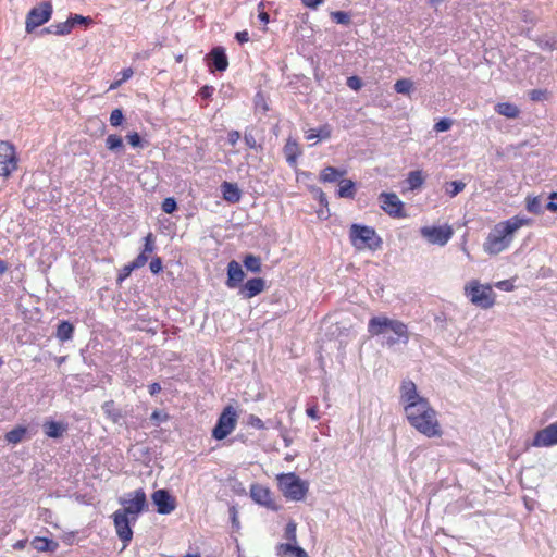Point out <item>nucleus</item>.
Listing matches in <instances>:
<instances>
[{
  "mask_svg": "<svg viewBox=\"0 0 557 557\" xmlns=\"http://www.w3.org/2000/svg\"><path fill=\"white\" fill-rule=\"evenodd\" d=\"M221 190L225 201L230 203H237L240 201L242 191L236 183L223 182Z\"/></svg>",
  "mask_w": 557,
  "mask_h": 557,
  "instance_id": "21",
  "label": "nucleus"
},
{
  "mask_svg": "<svg viewBox=\"0 0 557 557\" xmlns=\"http://www.w3.org/2000/svg\"><path fill=\"white\" fill-rule=\"evenodd\" d=\"M332 136V127L330 124H323L319 128H310L306 132V139L307 140H313V139H329Z\"/></svg>",
  "mask_w": 557,
  "mask_h": 557,
  "instance_id": "28",
  "label": "nucleus"
},
{
  "mask_svg": "<svg viewBox=\"0 0 557 557\" xmlns=\"http://www.w3.org/2000/svg\"><path fill=\"white\" fill-rule=\"evenodd\" d=\"M534 447H550L557 445V422L539 430L532 441Z\"/></svg>",
  "mask_w": 557,
  "mask_h": 557,
  "instance_id": "14",
  "label": "nucleus"
},
{
  "mask_svg": "<svg viewBox=\"0 0 557 557\" xmlns=\"http://www.w3.org/2000/svg\"><path fill=\"white\" fill-rule=\"evenodd\" d=\"M35 29V8H33L26 18V30L27 33H33Z\"/></svg>",
  "mask_w": 557,
  "mask_h": 557,
  "instance_id": "52",
  "label": "nucleus"
},
{
  "mask_svg": "<svg viewBox=\"0 0 557 557\" xmlns=\"http://www.w3.org/2000/svg\"><path fill=\"white\" fill-rule=\"evenodd\" d=\"M413 83L408 78L396 81L394 88L395 91L403 95H408L412 90Z\"/></svg>",
  "mask_w": 557,
  "mask_h": 557,
  "instance_id": "40",
  "label": "nucleus"
},
{
  "mask_svg": "<svg viewBox=\"0 0 557 557\" xmlns=\"http://www.w3.org/2000/svg\"><path fill=\"white\" fill-rule=\"evenodd\" d=\"M148 389H149V394L151 396L153 395H157L161 392V386L159 383L154 382V383H151L149 386H148Z\"/></svg>",
  "mask_w": 557,
  "mask_h": 557,
  "instance_id": "63",
  "label": "nucleus"
},
{
  "mask_svg": "<svg viewBox=\"0 0 557 557\" xmlns=\"http://www.w3.org/2000/svg\"><path fill=\"white\" fill-rule=\"evenodd\" d=\"M235 38L239 44L248 42L250 39L249 33L247 30L237 32L235 34Z\"/></svg>",
  "mask_w": 557,
  "mask_h": 557,
  "instance_id": "60",
  "label": "nucleus"
},
{
  "mask_svg": "<svg viewBox=\"0 0 557 557\" xmlns=\"http://www.w3.org/2000/svg\"><path fill=\"white\" fill-rule=\"evenodd\" d=\"M495 286L497 288H499L502 290H506V292L512 290V288H513V284L508 280L499 281L495 284Z\"/></svg>",
  "mask_w": 557,
  "mask_h": 557,
  "instance_id": "59",
  "label": "nucleus"
},
{
  "mask_svg": "<svg viewBox=\"0 0 557 557\" xmlns=\"http://www.w3.org/2000/svg\"><path fill=\"white\" fill-rule=\"evenodd\" d=\"M381 209L394 219L406 218L404 202L395 193H381L379 196Z\"/></svg>",
  "mask_w": 557,
  "mask_h": 557,
  "instance_id": "10",
  "label": "nucleus"
},
{
  "mask_svg": "<svg viewBox=\"0 0 557 557\" xmlns=\"http://www.w3.org/2000/svg\"><path fill=\"white\" fill-rule=\"evenodd\" d=\"M466 187V184L460 181H453L446 183L445 191L449 197H455L461 193Z\"/></svg>",
  "mask_w": 557,
  "mask_h": 557,
  "instance_id": "38",
  "label": "nucleus"
},
{
  "mask_svg": "<svg viewBox=\"0 0 557 557\" xmlns=\"http://www.w3.org/2000/svg\"><path fill=\"white\" fill-rule=\"evenodd\" d=\"M525 208L529 212L534 214L543 213L542 200L541 197H528L525 199Z\"/></svg>",
  "mask_w": 557,
  "mask_h": 557,
  "instance_id": "37",
  "label": "nucleus"
},
{
  "mask_svg": "<svg viewBox=\"0 0 557 557\" xmlns=\"http://www.w3.org/2000/svg\"><path fill=\"white\" fill-rule=\"evenodd\" d=\"M126 138L132 147H139L141 145V138L136 132L128 134Z\"/></svg>",
  "mask_w": 557,
  "mask_h": 557,
  "instance_id": "54",
  "label": "nucleus"
},
{
  "mask_svg": "<svg viewBox=\"0 0 557 557\" xmlns=\"http://www.w3.org/2000/svg\"><path fill=\"white\" fill-rule=\"evenodd\" d=\"M465 295L471 304L482 309H490L495 304V294L491 284H481L472 280L465 285Z\"/></svg>",
  "mask_w": 557,
  "mask_h": 557,
  "instance_id": "6",
  "label": "nucleus"
},
{
  "mask_svg": "<svg viewBox=\"0 0 557 557\" xmlns=\"http://www.w3.org/2000/svg\"><path fill=\"white\" fill-rule=\"evenodd\" d=\"M386 330H391L396 335V337L386 339L388 346L395 345L400 339L406 343L409 338L407 325L399 320H393L384 315L373 317L369 320L368 332L371 336H379L385 333Z\"/></svg>",
  "mask_w": 557,
  "mask_h": 557,
  "instance_id": "3",
  "label": "nucleus"
},
{
  "mask_svg": "<svg viewBox=\"0 0 557 557\" xmlns=\"http://www.w3.org/2000/svg\"><path fill=\"white\" fill-rule=\"evenodd\" d=\"M112 519L116 535L123 542L124 547H126L133 539V531L131 528V522H133L132 517L124 515V511L116 510L113 512Z\"/></svg>",
  "mask_w": 557,
  "mask_h": 557,
  "instance_id": "11",
  "label": "nucleus"
},
{
  "mask_svg": "<svg viewBox=\"0 0 557 557\" xmlns=\"http://www.w3.org/2000/svg\"><path fill=\"white\" fill-rule=\"evenodd\" d=\"M144 249L138 256H144L146 258V262L149 259V256L156 249V242L154 236L152 233H148L144 238Z\"/></svg>",
  "mask_w": 557,
  "mask_h": 557,
  "instance_id": "36",
  "label": "nucleus"
},
{
  "mask_svg": "<svg viewBox=\"0 0 557 557\" xmlns=\"http://www.w3.org/2000/svg\"><path fill=\"white\" fill-rule=\"evenodd\" d=\"M58 548V543L46 537L37 536V550L54 552Z\"/></svg>",
  "mask_w": 557,
  "mask_h": 557,
  "instance_id": "41",
  "label": "nucleus"
},
{
  "mask_svg": "<svg viewBox=\"0 0 557 557\" xmlns=\"http://www.w3.org/2000/svg\"><path fill=\"white\" fill-rule=\"evenodd\" d=\"M73 30V23L67 18L65 22L52 24L48 27H45L40 30V35L44 34H54L58 36L69 35Z\"/></svg>",
  "mask_w": 557,
  "mask_h": 557,
  "instance_id": "24",
  "label": "nucleus"
},
{
  "mask_svg": "<svg viewBox=\"0 0 557 557\" xmlns=\"http://www.w3.org/2000/svg\"><path fill=\"white\" fill-rule=\"evenodd\" d=\"M244 141L249 148H256L257 147V140L255 136L251 133H245L244 134Z\"/></svg>",
  "mask_w": 557,
  "mask_h": 557,
  "instance_id": "58",
  "label": "nucleus"
},
{
  "mask_svg": "<svg viewBox=\"0 0 557 557\" xmlns=\"http://www.w3.org/2000/svg\"><path fill=\"white\" fill-rule=\"evenodd\" d=\"M52 14V4L50 2H42L37 8V27L47 23Z\"/></svg>",
  "mask_w": 557,
  "mask_h": 557,
  "instance_id": "34",
  "label": "nucleus"
},
{
  "mask_svg": "<svg viewBox=\"0 0 557 557\" xmlns=\"http://www.w3.org/2000/svg\"><path fill=\"white\" fill-rule=\"evenodd\" d=\"M240 139V133L238 131H231L227 134V141L230 145L235 146Z\"/></svg>",
  "mask_w": 557,
  "mask_h": 557,
  "instance_id": "57",
  "label": "nucleus"
},
{
  "mask_svg": "<svg viewBox=\"0 0 557 557\" xmlns=\"http://www.w3.org/2000/svg\"><path fill=\"white\" fill-rule=\"evenodd\" d=\"M346 174V170H339L334 166H325L321 172L319 180L322 183H333L338 181L341 177H343Z\"/></svg>",
  "mask_w": 557,
  "mask_h": 557,
  "instance_id": "26",
  "label": "nucleus"
},
{
  "mask_svg": "<svg viewBox=\"0 0 557 557\" xmlns=\"http://www.w3.org/2000/svg\"><path fill=\"white\" fill-rule=\"evenodd\" d=\"M399 393V400L404 407V410L406 408L416 406L419 403H422V400H428V398L419 395L417 385L411 380H404L401 382Z\"/></svg>",
  "mask_w": 557,
  "mask_h": 557,
  "instance_id": "12",
  "label": "nucleus"
},
{
  "mask_svg": "<svg viewBox=\"0 0 557 557\" xmlns=\"http://www.w3.org/2000/svg\"><path fill=\"white\" fill-rule=\"evenodd\" d=\"M349 240L358 251H376L382 247V238L372 226L354 223L349 227Z\"/></svg>",
  "mask_w": 557,
  "mask_h": 557,
  "instance_id": "4",
  "label": "nucleus"
},
{
  "mask_svg": "<svg viewBox=\"0 0 557 557\" xmlns=\"http://www.w3.org/2000/svg\"><path fill=\"white\" fill-rule=\"evenodd\" d=\"M16 169L14 147L8 141H0V175L9 176Z\"/></svg>",
  "mask_w": 557,
  "mask_h": 557,
  "instance_id": "13",
  "label": "nucleus"
},
{
  "mask_svg": "<svg viewBox=\"0 0 557 557\" xmlns=\"http://www.w3.org/2000/svg\"><path fill=\"white\" fill-rule=\"evenodd\" d=\"M356 184L354 181L344 178L338 183L337 196L339 198L354 199L356 196Z\"/></svg>",
  "mask_w": 557,
  "mask_h": 557,
  "instance_id": "27",
  "label": "nucleus"
},
{
  "mask_svg": "<svg viewBox=\"0 0 557 557\" xmlns=\"http://www.w3.org/2000/svg\"><path fill=\"white\" fill-rule=\"evenodd\" d=\"M250 496L256 503H258L269 509H272V510L278 509L274 498L272 497L271 491L263 485H260V484L251 485Z\"/></svg>",
  "mask_w": 557,
  "mask_h": 557,
  "instance_id": "15",
  "label": "nucleus"
},
{
  "mask_svg": "<svg viewBox=\"0 0 557 557\" xmlns=\"http://www.w3.org/2000/svg\"><path fill=\"white\" fill-rule=\"evenodd\" d=\"M278 554L281 557H309L305 549L293 544H281Z\"/></svg>",
  "mask_w": 557,
  "mask_h": 557,
  "instance_id": "30",
  "label": "nucleus"
},
{
  "mask_svg": "<svg viewBox=\"0 0 557 557\" xmlns=\"http://www.w3.org/2000/svg\"><path fill=\"white\" fill-rule=\"evenodd\" d=\"M161 208L165 213H172L177 209V203L174 198L168 197L162 201Z\"/></svg>",
  "mask_w": 557,
  "mask_h": 557,
  "instance_id": "48",
  "label": "nucleus"
},
{
  "mask_svg": "<svg viewBox=\"0 0 557 557\" xmlns=\"http://www.w3.org/2000/svg\"><path fill=\"white\" fill-rule=\"evenodd\" d=\"M283 151H284L286 161L289 165H295L297 163L299 156H301V153H302L301 148H300L299 144L297 143V140L294 138H290V137L286 140Z\"/></svg>",
  "mask_w": 557,
  "mask_h": 557,
  "instance_id": "20",
  "label": "nucleus"
},
{
  "mask_svg": "<svg viewBox=\"0 0 557 557\" xmlns=\"http://www.w3.org/2000/svg\"><path fill=\"white\" fill-rule=\"evenodd\" d=\"M421 236L432 245L445 246L454 235L450 225L423 226L420 228Z\"/></svg>",
  "mask_w": 557,
  "mask_h": 557,
  "instance_id": "9",
  "label": "nucleus"
},
{
  "mask_svg": "<svg viewBox=\"0 0 557 557\" xmlns=\"http://www.w3.org/2000/svg\"><path fill=\"white\" fill-rule=\"evenodd\" d=\"M120 504L123 505V508L119 511H124V515L132 517L133 522H136L139 513L146 510L148 506L146 493L143 488L129 493L128 498L121 499Z\"/></svg>",
  "mask_w": 557,
  "mask_h": 557,
  "instance_id": "8",
  "label": "nucleus"
},
{
  "mask_svg": "<svg viewBox=\"0 0 557 557\" xmlns=\"http://www.w3.org/2000/svg\"><path fill=\"white\" fill-rule=\"evenodd\" d=\"M102 410L108 420L112 423L117 424L123 419V413L120 408L116 407L114 400L110 399L102 404Z\"/></svg>",
  "mask_w": 557,
  "mask_h": 557,
  "instance_id": "22",
  "label": "nucleus"
},
{
  "mask_svg": "<svg viewBox=\"0 0 557 557\" xmlns=\"http://www.w3.org/2000/svg\"><path fill=\"white\" fill-rule=\"evenodd\" d=\"M247 424L250 428H253V429H257V430H264L265 429V423L259 417H257L255 414H249L248 416Z\"/></svg>",
  "mask_w": 557,
  "mask_h": 557,
  "instance_id": "47",
  "label": "nucleus"
},
{
  "mask_svg": "<svg viewBox=\"0 0 557 557\" xmlns=\"http://www.w3.org/2000/svg\"><path fill=\"white\" fill-rule=\"evenodd\" d=\"M532 224L530 218L515 215L506 221L497 223L488 233L483 248L490 255H497L509 247L516 231L522 226Z\"/></svg>",
  "mask_w": 557,
  "mask_h": 557,
  "instance_id": "2",
  "label": "nucleus"
},
{
  "mask_svg": "<svg viewBox=\"0 0 557 557\" xmlns=\"http://www.w3.org/2000/svg\"><path fill=\"white\" fill-rule=\"evenodd\" d=\"M106 147L111 151H116L123 148V139L116 134H111L106 139Z\"/></svg>",
  "mask_w": 557,
  "mask_h": 557,
  "instance_id": "39",
  "label": "nucleus"
},
{
  "mask_svg": "<svg viewBox=\"0 0 557 557\" xmlns=\"http://www.w3.org/2000/svg\"><path fill=\"white\" fill-rule=\"evenodd\" d=\"M214 92V87L213 86H210V85H205L202 86L199 91H198V95L202 98V99H210L212 97Z\"/></svg>",
  "mask_w": 557,
  "mask_h": 557,
  "instance_id": "53",
  "label": "nucleus"
},
{
  "mask_svg": "<svg viewBox=\"0 0 557 557\" xmlns=\"http://www.w3.org/2000/svg\"><path fill=\"white\" fill-rule=\"evenodd\" d=\"M244 265L247 268V270L259 273L261 272V259L255 255H247L245 256Z\"/></svg>",
  "mask_w": 557,
  "mask_h": 557,
  "instance_id": "35",
  "label": "nucleus"
},
{
  "mask_svg": "<svg viewBox=\"0 0 557 557\" xmlns=\"http://www.w3.org/2000/svg\"><path fill=\"white\" fill-rule=\"evenodd\" d=\"M69 20H70L71 23H73V27L75 25L89 26L90 24H92V18L91 17L83 16V15H78V14H71L69 16Z\"/></svg>",
  "mask_w": 557,
  "mask_h": 557,
  "instance_id": "43",
  "label": "nucleus"
},
{
  "mask_svg": "<svg viewBox=\"0 0 557 557\" xmlns=\"http://www.w3.org/2000/svg\"><path fill=\"white\" fill-rule=\"evenodd\" d=\"M237 420L238 412L236 408L232 405L225 406L212 429V437L218 441L227 437L236 429Z\"/></svg>",
  "mask_w": 557,
  "mask_h": 557,
  "instance_id": "7",
  "label": "nucleus"
},
{
  "mask_svg": "<svg viewBox=\"0 0 557 557\" xmlns=\"http://www.w3.org/2000/svg\"><path fill=\"white\" fill-rule=\"evenodd\" d=\"M208 65L215 71L224 72L228 67V59L223 47H214L207 54Z\"/></svg>",
  "mask_w": 557,
  "mask_h": 557,
  "instance_id": "17",
  "label": "nucleus"
},
{
  "mask_svg": "<svg viewBox=\"0 0 557 557\" xmlns=\"http://www.w3.org/2000/svg\"><path fill=\"white\" fill-rule=\"evenodd\" d=\"M406 182L408 184L409 189L414 190L420 188L424 184L425 176L421 170L411 171L408 173Z\"/></svg>",
  "mask_w": 557,
  "mask_h": 557,
  "instance_id": "31",
  "label": "nucleus"
},
{
  "mask_svg": "<svg viewBox=\"0 0 557 557\" xmlns=\"http://www.w3.org/2000/svg\"><path fill=\"white\" fill-rule=\"evenodd\" d=\"M124 120L123 111L114 109L110 114V124L114 127L120 126Z\"/></svg>",
  "mask_w": 557,
  "mask_h": 557,
  "instance_id": "46",
  "label": "nucleus"
},
{
  "mask_svg": "<svg viewBox=\"0 0 557 557\" xmlns=\"http://www.w3.org/2000/svg\"><path fill=\"white\" fill-rule=\"evenodd\" d=\"M529 97L532 101H543L549 98V91L547 89H532L529 92Z\"/></svg>",
  "mask_w": 557,
  "mask_h": 557,
  "instance_id": "44",
  "label": "nucleus"
},
{
  "mask_svg": "<svg viewBox=\"0 0 557 557\" xmlns=\"http://www.w3.org/2000/svg\"><path fill=\"white\" fill-rule=\"evenodd\" d=\"M169 416L166 413L162 414L160 411L158 410H154L152 413H151V419L152 420H156V421H159V420H168Z\"/></svg>",
  "mask_w": 557,
  "mask_h": 557,
  "instance_id": "64",
  "label": "nucleus"
},
{
  "mask_svg": "<svg viewBox=\"0 0 557 557\" xmlns=\"http://www.w3.org/2000/svg\"><path fill=\"white\" fill-rule=\"evenodd\" d=\"M244 277H245V273H244L240 264L237 261L232 260L227 264V280H226L227 287L228 288L237 287L243 282Z\"/></svg>",
  "mask_w": 557,
  "mask_h": 557,
  "instance_id": "19",
  "label": "nucleus"
},
{
  "mask_svg": "<svg viewBox=\"0 0 557 557\" xmlns=\"http://www.w3.org/2000/svg\"><path fill=\"white\" fill-rule=\"evenodd\" d=\"M74 326L67 321H62L57 329L55 336L59 341L65 342L73 337Z\"/></svg>",
  "mask_w": 557,
  "mask_h": 557,
  "instance_id": "32",
  "label": "nucleus"
},
{
  "mask_svg": "<svg viewBox=\"0 0 557 557\" xmlns=\"http://www.w3.org/2000/svg\"><path fill=\"white\" fill-rule=\"evenodd\" d=\"M134 72L131 67H127V69H124L120 75H121V81L124 83L126 82L127 79H129L132 76H133Z\"/></svg>",
  "mask_w": 557,
  "mask_h": 557,
  "instance_id": "62",
  "label": "nucleus"
},
{
  "mask_svg": "<svg viewBox=\"0 0 557 557\" xmlns=\"http://www.w3.org/2000/svg\"><path fill=\"white\" fill-rule=\"evenodd\" d=\"M27 429L25 426H16L5 434V440L10 444H18L26 437Z\"/></svg>",
  "mask_w": 557,
  "mask_h": 557,
  "instance_id": "33",
  "label": "nucleus"
},
{
  "mask_svg": "<svg viewBox=\"0 0 557 557\" xmlns=\"http://www.w3.org/2000/svg\"><path fill=\"white\" fill-rule=\"evenodd\" d=\"M277 485L283 495L290 500H302L308 493V483L296 473H281L276 476Z\"/></svg>",
  "mask_w": 557,
  "mask_h": 557,
  "instance_id": "5",
  "label": "nucleus"
},
{
  "mask_svg": "<svg viewBox=\"0 0 557 557\" xmlns=\"http://www.w3.org/2000/svg\"><path fill=\"white\" fill-rule=\"evenodd\" d=\"M546 209L552 212L557 211V193H552L549 195V202L546 205Z\"/></svg>",
  "mask_w": 557,
  "mask_h": 557,
  "instance_id": "56",
  "label": "nucleus"
},
{
  "mask_svg": "<svg viewBox=\"0 0 557 557\" xmlns=\"http://www.w3.org/2000/svg\"><path fill=\"white\" fill-rule=\"evenodd\" d=\"M296 529L297 524L294 521H289L285 528V537L289 541L288 544L296 545L297 539H296Z\"/></svg>",
  "mask_w": 557,
  "mask_h": 557,
  "instance_id": "42",
  "label": "nucleus"
},
{
  "mask_svg": "<svg viewBox=\"0 0 557 557\" xmlns=\"http://www.w3.org/2000/svg\"><path fill=\"white\" fill-rule=\"evenodd\" d=\"M332 18L338 23V24H343V25H346L350 22V17L348 15V13L344 12V11H336V12H333L332 13Z\"/></svg>",
  "mask_w": 557,
  "mask_h": 557,
  "instance_id": "49",
  "label": "nucleus"
},
{
  "mask_svg": "<svg viewBox=\"0 0 557 557\" xmlns=\"http://www.w3.org/2000/svg\"><path fill=\"white\" fill-rule=\"evenodd\" d=\"M306 413L310 419H312L314 421L319 420L320 414H319L318 403L317 401L308 403L307 408H306Z\"/></svg>",
  "mask_w": 557,
  "mask_h": 557,
  "instance_id": "45",
  "label": "nucleus"
},
{
  "mask_svg": "<svg viewBox=\"0 0 557 557\" xmlns=\"http://www.w3.org/2000/svg\"><path fill=\"white\" fill-rule=\"evenodd\" d=\"M146 264L144 256H137L132 262L123 265L117 275V282L121 283L126 280L134 270L143 268Z\"/></svg>",
  "mask_w": 557,
  "mask_h": 557,
  "instance_id": "23",
  "label": "nucleus"
},
{
  "mask_svg": "<svg viewBox=\"0 0 557 557\" xmlns=\"http://www.w3.org/2000/svg\"><path fill=\"white\" fill-rule=\"evenodd\" d=\"M42 429L48 437L59 438L66 432L67 425L62 422L47 421L42 424Z\"/></svg>",
  "mask_w": 557,
  "mask_h": 557,
  "instance_id": "25",
  "label": "nucleus"
},
{
  "mask_svg": "<svg viewBox=\"0 0 557 557\" xmlns=\"http://www.w3.org/2000/svg\"><path fill=\"white\" fill-rule=\"evenodd\" d=\"M495 111L507 119H517L520 114L519 108L510 102H499L495 106Z\"/></svg>",
  "mask_w": 557,
  "mask_h": 557,
  "instance_id": "29",
  "label": "nucleus"
},
{
  "mask_svg": "<svg viewBox=\"0 0 557 557\" xmlns=\"http://www.w3.org/2000/svg\"><path fill=\"white\" fill-rule=\"evenodd\" d=\"M265 288V282L261 277H253L248 280L242 287H240V295L246 298L250 299L260 293H262Z\"/></svg>",
  "mask_w": 557,
  "mask_h": 557,
  "instance_id": "18",
  "label": "nucleus"
},
{
  "mask_svg": "<svg viewBox=\"0 0 557 557\" xmlns=\"http://www.w3.org/2000/svg\"><path fill=\"white\" fill-rule=\"evenodd\" d=\"M152 500L157 506V511L160 515H169L171 513L175 507L176 502L175 498L170 495V493L165 490H158L152 494Z\"/></svg>",
  "mask_w": 557,
  "mask_h": 557,
  "instance_id": "16",
  "label": "nucleus"
},
{
  "mask_svg": "<svg viewBox=\"0 0 557 557\" xmlns=\"http://www.w3.org/2000/svg\"><path fill=\"white\" fill-rule=\"evenodd\" d=\"M162 260L159 257H156L151 260L149 268L152 273L158 274L162 270Z\"/></svg>",
  "mask_w": 557,
  "mask_h": 557,
  "instance_id": "55",
  "label": "nucleus"
},
{
  "mask_svg": "<svg viewBox=\"0 0 557 557\" xmlns=\"http://www.w3.org/2000/svg\"><path fill=\"white\" fill-rule=\"evenodd\" d=\"M453 125V121L450 119H441L438 122L434 125L435 132H446L448 131Z\"/></svg>",
  "mask_w": 557,
  "mask_h": 557,
  "instance_id": "50",
  "label": "nucleus"
},
{
  "mask_svg": "<svg viewBox=\"0 0 557 557\" xmlns=\"http://www.w3.org/2000/svg\"><path fill=\"white\" fill-rule=\"evenodd\" d=\"M346 83L350 89L356 90V91H358L362 87V82H361L360 77H358V76L348 77Z\"/></svg>",
  "mask_w": 557,
  "mask_h": 557,
  "instance_id": "51",
  "label": "nucleus"
},
{
  "mask_svg": "<svg viewBox=\"0 0 557 557\" xmlns=\"http://www.w3.org/2000/svg\"><path fill=\"white\" fill-rule=\"evenodd\" d=\"M405 417L417 432L428 438L442 437L444 434L437 411L432 407L429 399L422 400L404 410Z\"/></svg>",
  "mask_w": 557,
  "mask_h": 557,
  "instance_id": "1",
  "label": "nucleus"
},
{
  "mask_svg": "<svg viewBox=\"0 0 557 557\" xmlns=\"http://www.w3.org/2000/svg\"><path fill=\"white\" fill-rule=\"evenodd\" d=\"M325 0H301V3L309 9H317Z\"/></svg>",
  "mask_w": 557,
  "mask_h": 557,
  "instance_id": "61",
  "label": "nucleus"
}]
</instances>
